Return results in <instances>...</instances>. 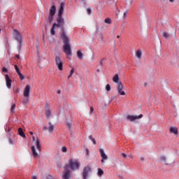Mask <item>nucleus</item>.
Returning a JSON list of instances; mask_svg holds the SVG:
<instances>
[{"label":"nucleus","mask_w":179,"mask_h":179,"mask_svg":"<svg viewBox=\"0 0 179 179\" xmlns=\"http://www.w3.org/2000/svg\"><path fill=\"white\" fill-rule=\"evenodd\" d=\"M56 22L52 24V28L50 29L51 36H55V28L62 29V35L61 37L63 40V51L66 55H67V59H71L72 57V46L71 45V39L69 36L65 33V29H64V26L65 24V20L62 17V15H57Z\"/></svg>","instance_id":"obj_1"},{"label":"nucleus","mask_w":179,"mask_h":179,"mask_svg":"<svg viewBox=\"0 0 179 179\" xmlns=\"http://www.w3.org/2000/svg\"><path fill=\"white\" fill-rule=\"evenodd\" d=\"M69 164L66 165L65 168V172L64 174V178L68 179L69 178V174L71 171H69V168H71V170H79V167L80 166V163H79L77 160L70 159L69 161Z\"/></svg>","instance_id":"obj_2"},{"label":"nucleus","mask_w":179,"mask_h":179,"mask_svg":"<svg viewBox=\"0 0 179 179\" xmlns=\"http://www.w3.org/2000/svg\"><path fill=\"white\" fill-rule=\"evenodd\" d=\"M159 162L164 164V166H168V167H171L174 164V158L170 156H166L162 155L159 156Z\"/></svg>","instance_id":"obj_3"},{"label":"nucleus","mask_w":179,"mask_h":179,"mask_svg":"<svg viewBox=\"0 0 179 179\" xmlns=\"http://www.w3.org/2000/svg\"><path fill=\"white\" fill-rule=\"evenodd\" d=\"M13 37L18 43L19 51L22 50V34L17 29H13Z\"/></svg>","instance_id":"obj_4"},{"label":"nucleus","mask_w":179,"mask_h":179,"mask_svg":"<svg viewBox=\"0 0 179 179\" xmlns=\"http://www.w3.org/2000/svg\"><path fill=\"white\" fill-rule=\"evenodd\" d=\"M56 12H57V7H55V6H52L50 8L49 16H48L49 23H52V22L54 21V16Z\"/></svg>","instance_id":"obj_5"},{"label":"nucleus","mask_w":179,"mask_h":179,"mask_svg":"<svg viewBox=\"0 0 179 179\" xmlns=\"http://www.w3.org/2000/svg\"><path fill=\"white\" fill-rule=\"evenodd\" d=\"M55 62L56 66H57L59 71L64 70V62L61 60V57L59 56H56L55 59Z\"/></svg>","instance_id":"obj_6"},{"label":"nucleus","mask_w":179,"mask_h":179,"mask_svg":"<svg viewBox=\"0 0 179 179\" xmlns=\"http://www.w3.org/2000/svg\"><path fill=\"white\" fill-rule=\"evenodd\" d=\"M91 171L92 168H90V166H85L83 171V178L87 179V177H89V173H90Z\"/></svg>","instance_id":"obj_7"},{"label":"nucleus","mask_w":179,"mask_h":179,"mask_svg":"<svg viewBox=\"0 0 179 179\" xmlns=\"http://www.w3.org/2000/svg\"><path fill=\"white\" fill-rule=\"evenodd\" d=\"M124 89V85H122V83L120 82L118 83L117 85V90L118 94H120V96H125V92L122 90Z\"/></svg>","instance_id":"obj_8"},{"label":"nucleus","mask_w":179,"mask_h":179,"mask_svg":"<svg viewBox=\"0 0 179 179\" xmlns=\"http://www.w3.org/2000/svg\"><path fill=\"white\" fill-rule=\"evenodd\" d=\"M49 126H44L43 127V130L44 131H48L49 134H52L54 132V129L55 128V126L51 123V122H48Z\"/></svg>","instance_id":"obj_9"},{"label":"nucleus","mask_w":179,"mask_h":179,"mask_svg":"<svg viewBox=\"0 0 179 179\" xmlns=\"http://www.w3.org/2000/svg\"><path fill=\"white\" fill-rule=\"evenodd\" d=\"M143 117V115L141 114L139 115H127V118L131 122H134V121H136L137 120H141Z\"/></svg>","instance_id":"obj_10"},{"label":"nucleus","mask_w":179,"mask_h":179,"mask_svg":"<svg viewBox=\"0 0 179 179\" xmlns=\"http://www.w3.org/2000/svg\"><path fill=\"white\" fill-rule=\"evenodd\" d=\"M99 153L101 155V162L102 164L104 163V160H108V157L107 156V155H106V152H104V150H103V148L99 149Z\"/></svg>","instance_id":"obj_11"},{"label":"nucleus","mask_w":179,"mask_h":179,"mask_svg":"<svg viewBox=\"0 0 179 179\" xmlns=\"http://www.w3.org/2000/svg\"><path fill=\"white\" fill-rule=\"evenodd\" d=\"M24 97H30V85H27L24 89Z\"/></svg>","instance_id":"obj_12"},{"label":"nucleus","mask_w":179,"mask_h":179,"mask_svg":"<svg viewBox=\"0 0 179 179\" xmlns=\"http://www.w3.org/2000/svg\"><path fill=\"white\" fill-rule=\"evenodd\" d=\"M64 9H65V3L62 2L59 8L58 16H62Z\"/></svg>","instance_id":"obj_13"},{"label":"nucleus","mask_w":179,"mask_h":179,"mask_svg":"<svg viewBox=\"0 0 179 179\" xmlns=\"http://www.w3.org/2000/svg\"><path fill=\"white\" fill-rule=\"evenodd\" d=\"M6 78V85L8 87V89H10L11 86H12V80H10V78H9V76L8 74H6L5 76Z\"/></svg>","instance_id":"obj_14"},{"label":"nucleus","mask_w":179,"mask_h":179,"mask_svg":"<svg viewBox=\"0 0 179 179\" xmlns=\"http://www.w3.org/2000/svg\"><path fill=\"white\" fill-rule=\"evenodd\" d=\"M45 115L47 120H48V118H51V117L52 116V114L51 113V109L50 108L45 109Z\"/></svg>","instance_id":"obj_15"},{"label":"nucleus","mask_w":179,"mask_h":179,"mask_svg":"<svg viewBox=\"0 0 179 179\" xmlns=\"http://www.w3.org/2000/svg\"><path fill=\"white\" fill-rule=\"evenodd\" d=\"M136 57L138 58V59H142V50H137L136 51Z\"/></svg>","instance_id":"obj_16"},{"label":"nucleus","mask_w":179,"mask_h":179,"mask_svg":"<svg viewBox=\"0 0 179 179\" xmlns=\"http://www.w3.org/2000/svg\"><path fill=\"white\" fill-rule=\"evenodd\" d=\"M113 81L114 82V83H120V77L118 76V74H115L114 76V77L113 78Z\"/></svg>","instance_id":"obj_17"},{"label":"nucleus","mask_w":179,"mask_h":179,"mask_svg":"<svg viewBox=\"0 0 179 179\" xmlns=\"http://www.w3.org/2000/svg\"><path fill=\"white\" fill-rule=\"evenodd\" d=\"M31 149L33 156L35 157H37V156H38V154L37 153V152H36V147H34V145H32L31 147Z\"/></svg>","instance_id":"obj_18"},{"label":"nucleus","mask_w":179,"mask_h":179,"mask_svg":"<svg viewBox=\"0 0 179 179\" xmlns=\"http://www.w3.org/2000/svg\"><path fill=\"white\" fill-rule=\"evenodd\" d=\"M170 132L174 134L175 135H177L178 134V129H177V127H171Z\"/></svg>","instance_id":"obj_19"},{"label":"nucleus","mask_w":179,"mask_h":179,"mask_svg":"<svg viewBox=\"0 0 179 179\" xmlns=\"http://www.w3.org/2000/svg\"><path fill=\"white\" fill-rule=\"evenodd\" d=\"M36 149H38V150L39 152H41V145H40V140H38V138L36 139Z\"/></svg>","instance_id":"obj_20"},{"label":"nucleus","mask_w":179,"mask_h":179,"mask_svg":"<svg viewBox=\"0 0 179 179\" xmlns=\"http://www.w3.org/2000/svg\"><path fill=\"white\" fill-rule=\"evenodd\" d=\"M77 57L78 59H83V53L80 50L77 51Z\"/></svg>","instance_id":"obj_21"},{"label":"nucleus","mask_w":179,"mask_h":179,"mask_svg":"<svg viewBox=\"0 0 179 179\" xmlns=\"http://www.w3.org/2000/svg\"><path fill=\"white\" fill-rule=\"evenodd\" d=\"M18 134L22 138H26V135L24 134V132H23V129H22V128L18 129Z\"/></svg>","instance_id":"obj_22"},{"label":"nucleus","mask_w":179,"mask_h":179,"mask_svg":"<svg viewBox=\"0 0 179 179\" xmlns=\"http://www.w3.org/2000/svg\"><path fill=\"white\" fill-rule=\"evenodd\" d=\"M162 37H164V38H171V36H170V34L166 32L162 33Z\"/></svg>","instance_id":"obj_23"},{"label":"nucleus","mask_w":179,"mask_h":179,"mask_svg":"<svg viewBox=\"0 0 179 179\" xmlns=\"http://www.w3.org/2000/svg\"><path fill=\"white\" fill-rule=\"evenodd\" d=\"M103 174H104V171H102L101 169L99 168L98 172H97V176H99V177H101V176H103Z\"/></svg>","instance_id":"obj_24"},{"label":"nucleus","mask_w":179,"mask_h":179,"mask_svg":"<svg viewBox=\"0 0 179 179\" xmlns=\"http://www.w3.org/2000/svg\"><path fill=\"white\" fill-rule=\"evenodd\" d=\"M75 72V69H72L70 71V75L68 76V79H70L71 78H72V75H73Z\"/></svg>","instance_id":"obj_25"},{"label":"nucleus","mask_w":179,"mask_h":179,"mask_svg":"<svg viewBox=\"0 0 179 179\" xmlns=\"http://www.w3.org/2000/svg\"><path fill=\"white\" fill-rule=\"evenodd\" d=\"M17 75L21 80H23L24 79V76H23V74H22V73L20 72L17 73Z\"/></svg>","instance_id":"obj_26"},{"label":"nucleus","mask_w":179,"mask_h":179,"mask_svg":"<svg viewBox=\"0 0 179 179\" xmlns=\"http://www.w3.org/2000/svg\"><path fill=\"white\" fill-rule=\"evenodd\" d=\"M62 152L63 153H66V152H68V148H66L65 146L62 147Z\"/></svg>","instance_id":"obj_27"},{"label":"nucleus","mask_w":179,"mask_h":179,"mask_svg":"<svg viewBox=\"0 0 179 179\" xmlns=\"http://www.w3.org/2000/svg\"><path fill=\"white\" fill-rule=\"evenodd\" d=\"M106 92H110V90H111V86L109 84L106 85Z\"/></svg>","instance_id":"obj_28"},{"label":"nucleus","mask_w":179,"mask_h":179,"mask_svg":"<svg viewBox=\"0 0 179 179\" xmlns=\"http://www.w3.org/2000/svg\"><path fill=\"white\" fill-rule=\"evenodd\" d=\"M103 61H106V58H102L100 61H99V65L101 66H103L104 65V64L103 63Z\"/></svg>","instance_id":"obj_29"},{"label":"nucleus","mask_w":179,"mask_h":179,"mask_svg":"<svg viewBox=\"0 0 179 179\" xmlns=\"http://www.w3.org/2000/svg\"><path fill=\"white\" fill-rule=\"evenodd\" d=\"M105 23L108 24H111V19L110 18H106L105 20Z\"/></svg>","instance_id":"obj_30"},{"label":"nucleus","mask_w":179,"mask_h":179,"mask_svg":"<svg viewBox=\"0 0 179 179\" xmlns=\"http://www.w3.org/2000/svg\"><path fill=\"white\" fill-rule=\"evenodd\" d=\"M66 125H67V127H68V128H69V129H72V123L68 122L66 123Z\"/></svg>","instance_id":"obj_31"},{"label":"nucleus","mask_w":179,"mask_h":179,"mask_svg":"<svg viewBox=\"0 0 179 179\" xmlns=\"http://www.w3.org/2000/svg\"><path fill=\"white\" fill-rule=\"evenodd\" d=\"M15 69L17 73H20V70H19V67L17 66V65H15Z\"/></svg>","instance_id":"obj_32"},{"label":"nucleus","mask_w":179,"mask_h":179,"mask_svg":"<svg viewBox=\"0 0 179 179\" xmlns=\"http://www.w3.org/2000/svg\"><path fill=\"white\" fill-rule=\"evenodd\" d=\"M23 104H26V103H29V97H25V99L22 101Z\"/></svg>","instance_id":"obj_33"},{"label":"nucleus","mask_w":179,"mask_h":179,"mask_svg":"<svg viewBox=\"0 0 179 179\" xmlns=\"http://www.w3.org/2000/svg\"><path fill=\"white\" fill-rule=\"evenodd\" d=\"M15 107H16V104H13V105L11 106V108H10L11 113H13V111H15Z\"/></svg>","instance_id":"obj_34"},{"label":"nucleus","mask_w":179,"mask_h":179,"mask_svg":"<svg viewBox=\"0 0 179 179\" xmlns=\"http://www.w3.org/2000/svg\"><path fill=\"white\" fill-rule=\"evenodd\" d=\"M2 71L3 72H6V73H8V69H6V67H3L2 68Z\"/></svg>","instance_id":"obj_35"},{"label":"nucleus","mask_w":179,"mask_h":179,"mask_svg":"<svg viewBox=\"0 0 179 179\" xmlns=\"http://www.w3.org/2000/svg\"><path fill=\"white\" fill-rule=\"evenodd\" d=\"M87 13H88L89 15H90V13H92V9L87 8Z\"/></svg>","instance_id":"obj_36"},{"label":"nucleus","mask_w":179,"mask_h":179,"mask_svg":"<svg viewBox=\"0 0 179 179\" xmlns=\"http://www.w3.org/2000/svg\"><path fill=\"white\" fill-rule=\"evenodd\" d=\"M44 24H45V27L47 28L48 27V21L46 20L45 22H44Z\"/></svg>","instance_id":"obj_37"},{"label":"nucleus","mask_w":179,"mask_h":179,"mask_svg":"<svg viewBox=\"0 0 179 179\" xmlns=\"http://www.w3.org/2000/svg\"><path fill=\"white\" fill-rule=\"evenodd\" d=\"M93 111H94V108H93V107H91L90 114H92V113H93Z\"/></svg>","instance_id":"obj_38"},{"label":"nucleus","mask_w":179,"mask_h":179,"mask_svg":"<svg viewBox=\"0 0 179 179\" xmlns=\"http://www.w3.org/2000/svg\"><path fill=\"white\" fill-rule=\"evenodd\" d=\"M45 108H46V110H47L48 108H50V104H48V103H45Z\"/></svg>","instance_id":"obj_39"},{"label":"nucleus","mask_w":179,"mask_h":179,"mask_svg":"<svg viewBox=\"0 0 179 179\" xmlns=\"http://www.w3.org/2000/svg\"><path fill=\"white\" fill-rule=\"evenodd\" d=\"M122 157H124V159L127 158V155L125 153H122Z\"/></svg>","instance_id":"obj_40"},{"label":"nucleus","mask_w":179,"mask_h":179,"mask_svg":"<svg viewBox=\"0 0 179 179\" xmlns=\"http://www.w3.org/2000/svg\"><path fill=\"white\" fill-rule=\"evenodd\" d=\"M100 29V27L97 26L96 28V33H99V29Z\"/></svg>","instance_id":"obj_41"},{"label":"nucleus","mask_w":179,"mask_h":179,"mask_svg":"<svg viewBox=\"0 0 179 179\" xmlns=\"http://www.w3.org/2000/svg\"><path fill=\"white\" fill-rule=\"evenodd\" d=\"M127 12H128V10H127V11L124 13L123 17H125L127 16Z\"/></svg>","instance_id":"obj_42"},{"label":"nucleus","mask_w":179,"mask_h":179,"mask_svg":"<svg viewBox=\"0 0 179 179\" xmlns=\"http://www.w3.org/2000/svg\"><path fill=\"white\" fill-rule=\"evenodd\" d=\"M92 61H94V53L92 54Z\"/></svg>","instance_id":"obj_43"},{"label":"nucleus","mask_w":179,"mask_h":179,"mask_svg":"<svg viewBox=\"0 0 179 179\" xmlns=\"http://www.w3.org/2000/svg\"><path fill=\"white\" fill-rule=\"evenodd\" d=\"M143 86L144 87H146L148 86V83L147 82L144 83Z\"/></svg>","instance_id":"obj_44"},{"label":"nucleus","mask_w":179,"mask_h":179,"mask_svg":"<svg viewBox=\"0 0 179 179\" xmlns=\"http://www.w3.org/2000/svg\"><path fill=\"white\" fill-rule=\"evenodd\" d=\"M86 155H89V149L86 148Z\"/></svg>","instance_id":"obj_45"},{"label":"nucleus","mask_w":179,"mask_h":179,"mask_svg":"<svg viewBox=\"0 0 179 179\" xmlns=\"http://www.w3.org/2000/svg\"><path fill=\"white\" fill-rule=\"evenodd\" d=\"M141 162H145V158L143 157H141Z\"/></svg>","instance_id":"obj_46"},{"label":"nucleus","mask_w":179,"mask_h":179,"mask_svg":"<svg viewBox=\"0 0 179 179\" xmlns=\"http://www.w3.org/2000/svg\"><path fill=\"white\" fill-rule=\"evenodd\" d=\"M92 141L93 142L94 145H96V140L94 138L92 139Z\"/></svg>","instance_id":"obj_47"},{"label":"nucleus","mask_w":179,"mask_h":179,"mask_svg":"<svg viewBox=\"0 0 179 179\" xmlns=\"http://www.w3.org/2000/svg\"><path fill=\"white\" fill-rule=\"evenodd\" d=\"M129 157H130V159H134V156L131 154L129 155Z\"/></svg>","instance_id":"obj_48"},{"label":"nucleus","mask_w":179,"mask_h":179,"mask_svg":"<svg viewBox=\"0 0 179 179\" xmlns=\"http://www.w3.org/2000/svg\"><path fill=\"white\" fill-rule=\"evenodd\" d=\"M31 178H32V179H37V176H33L31 177Z\"/></svg>","instance_id":"obj_49"},{"label":"nucleus","mask_w":179,"mask_h":179,"mask_svg":"<svg viewBox=\"0 0 179 179\" xmlns=\"http://www.w3.org/2000/svg\"><path fill=\"white\" fill-rule=\"evenodd\" d=\"M57 93L58 94H61V90H58L57 91Z\"/></svg>","instance_id":"obj_50"},{"label":"nucleus","mask_w":179,"mask_h":179,"mask_svg":"<svg viewBox=\"0 0 179 179\" xmlns=\"http://www.w3.org/2000/svg\"><path fill=\"white\" fill-rule=\"evenodd\" d=\"M89 139H90L91 141H93L94 138H93V137L92 136H89Z\"/></svg>","instance_id":"obj_51"},{"label":"nucleus","mask_w":179,"mask_h":179,"mask_svg":"<svg viewBox=\"0 0 179 179\" xmlns=\"http://www.w3.org/2000/svg\"><path fill=\"white\" fill-rule=\"evenodd\" d=\"M45 64H46V65H48L50 64V62H48V60H46Z\"/></svg>","instance_id":"obj_52"},{"label":"nucleus","mask_w":179,"mask_h":179,"mask_svg":"<svg viewBox=\"0 0 179 179\" xmlns=\"http://www.w3.org/2000/svg\"><path fill=\"white\" fill-rule=\"evenodd\" d=\"M16 58L19 59V58H20V56L19 55H16Z\"/></svg>","instance_id":"obj_53"},{"label":"nucleus","mask_w":179,"mask_h":179,"mask_svg":"<svg viewBox=\"0 0 179 179\" xmlns=\"http://www.w3.org/2000/svg\"><path fill=\"white\" fill-rule=\"evenodd\" d=\"M32 141H33V142H34V141H36V138L34 136L32 137Z\"/></svg>","instance_id":"obj_54"},{"label":"nucleus","mask_w":179,"mask_h":179,"mask_svg":"<svg viewBox=\"0 0 179 179\" xmlns=\"http://www.w3.org/2000/svg\"><path fill=\"white\" fill-rule=\"evenodd\" d=\"M9 142H10V143H11V144H13V141L10 140Z\"/></svg>","instance_id":"obj_55"},{"label":"nucleus","mask_w":179,"mask_h":179,"mask_svg":"<svg viewBox=\"0 0 179 179\" xmlns=\"http://www.w3.org/2000/svg\"><path fill=\"white\" fill-rule=\"evenodd\" d=\"M47 178H48V179H51V176H47Z\"/></svg>","instance_id":"obj_56"},{"label":"nucleus","mask_w":179,"mask_h":179,"mask_svg":"<svg viewBox=\"0 0 179 179\" xmlns=\"http://www.w3.org/2000/svg\"><path fill=\"white\" fill-rule=\"evenodd\" d=\"M96 72H98V73L100 72V69H98L96 70Z\"/></svg>","instance_id":"obj_57"},{"label":"nucleus","mask_w":179,"mask_h":179,"mask_svg":"<svg viewBox=\"0 0 179 179\" xmlns=\"http://www.w3.org/2000/svg\"><path fill=\"white\" fill-rule=\"evenodd\" d=\"M170 2H174V0H169Z\"/></svg>","instance_id":"obj_58"},{"label":"nucleus","mask_w":179,"mask_h":179,"mask_svg":"<svg viewBox=\"0 0 179 179\" xmlns=\"http://www.w3.org/2000/svg\"><path fill=\"white\" fill-rule=\"evenodd\" d=\"M101 41H103V36H101Z\"/></svg>","instance_id":"obj_59"},{"label":"nucleus","mask_w":179,"mask_h":179,"mask_svg":"<svg viewBox=\"0 0 179 179\" xmlns=\"http://www.w3.org/2000/svg\"><path fill=\"white\" fill-rule=\"evenodd\" d=\"M117 38H120V36L118 35V36H117Z\"/></svg>","instance_id":"obj_60"},{"label":"nucleus","mask_w":179,"mask_h":179,"mask_svg":"<svg viewBox=\"0 0 179 179\" xmlns=\"http://www.w3.org/2000/svg\"><path fill=\"white\" fill-rule=\"evenodd\" d=\"M31 135H33V132L30 131Z\"/></svg>","instance_id":"obj_61"},{"label":"nucleus","mask_w":179,"mask_h":179,"mask_svg":"<svg viewBox=\"0 0 179 179\" xmlns=\"http://www.w3.org/2000/svg\"><path fill=\"white\" fill-rule=\"evenodd\" d=\"M38 62H39V64H40V62H41L38 61Z\"/></svg>","instance_id":"obj_62"},{"label":"nucleus","mask_w":179,"mask_h":179,"mask_svg":"<svg viewBox=\"0 0 179 179\" xmlns=\"http://www.w3.org/2000/svg\"><path fill=\"white\" fill-rule=\"evenodd\" d=\"M83 1H85V0H82Z\"/></svg>","instance_id":"obj_63"}]
</instances>
